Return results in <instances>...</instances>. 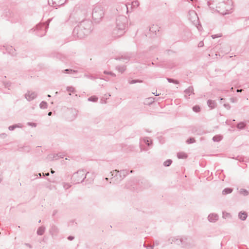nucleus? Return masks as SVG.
<instances>
[{"instance_id":"obj_1","label":"nucleus","mask_w":249,"mask_h":249,"mask_svg":"<svg viewBox=\"0 0 249 249\" xmlns=\"http://www.w3.org/2000/svg\"><path fill=\"white\" fill-rule=\"evenodd\" d=\"M207 3L210 8H216V10L222 15L229 14L231 9V0H209Z\"/></svg>"},{"instance_id":"obj_2","label":"nucleus","mask_w":249,"mask_h":249,"mask_svg":"<svg viewBox=\"0 0 249 249\" xmlns=\"http://www.w3.org/2000/svg\"><path fill=\"white\" fill-rule=\"evenodd\" d=\"M92 22L89 20H84L80 22L73 30V36L79 39L84 38L91 31Z\"/></svg>"},{"instance_id":"obj_3","label":"nucleus","mask_w":249,"mask_h":249,"mask_svg":"<svg viewBox=\"0 0 249 249\" xmlns=\"http://www.w3.org/2000/svg\"><path fill=\"white\" fill-rule=\"evenodd\" d=\"M168 241L171 244L175 243L181 248L186 249L194 248L196 246L195 240L188 236L172 237L169 239Z\"/></svg>"},{"instance_id":"obj_4","label":"nucleus","mask_w":249,"mask_h":249,"mask_svg":"<svg viewBox=\"0 0 249 249\" xmlns=\"http://www.w3.org/2000/svg\"><path fill=\"white\" fill-rule=\"evenodd\" d=\"M128 19L125 16H120L116 19V26L112 31L114 38L119 37L125 33Z\"/></svg>"},{"instance_id":"obj_5","label":"nucleus","mask_w":249,"mask_h":249,"mask_svg":"<svg viewBox=\"0 0 249 249\" xmlns=\"http://www.w3.org/2000/svg\"><path fill=\"white\" fill-rule=\"evenodd\" d=\"M104 16L103 7L101 5L95 6L92 11V18L95 22H99Z\"/></svg>"},{"instance_id":"obj_6","label":"nucleus","mask_w":249,"mask_h":249,"mask_svg":"<svg viewBox=\"0 0 249 249\" xmlns=\"http://www.w3.org/2000/svg\"><path fill=\"white\" fill-rule=\"evenodd\" d=\"M86 171L84 170H80L74 173L72 177L71 180L74 183H79L84 181L86 178Z\"/></svg>"},{"instance_id":"obj_7","label":"nucleus","mask_w":249,"mask_h":249,"mask_svg":"<svg viewBox=\"0 0 249 249\" xmlns=\"http://www.w3.org/2000/svg\"><path fill=\"white\" fill-rule=\"evenodd\" d=\"M188 18L197 27L198 30H200L201 26L199 24V18L195 11L190 10L188 12Z\"/></svg>"},{"instance_id":"obj_8","label":"nucleus","mask_w":249,"mask_h":249,"mask_svg":"<svg viewBox=\"0 0 249 249\" xmlns=\"http://www.w3.org/2000/svg\"><path fill=\"white\" fill-rule=\"evenodd\" d=\"M49 25H45V24H40L36 25V35L39 36H43L45 35L46 30L48 27Z\"/></svg>"},{"instance_id":"obj_9","label":"nucleus","mask_w":249,"mask_h":249,"mask_svg":"<svg viewBox=\"0 0 249 249\" xmlns=\"http://www.w3.org/2000/svg\"><path fill=\"white\" fill-rule=\"evenodd\" d=\"M66 0H48L49 5L53 7H57L63 5Z\"/></svg>"},{"instance_id":"obj_10","label":"nucleus","mask_w":249,"mask_h":249,"mask_svg":"<svg viewBox=\"0 0 249 249\" xmlns=\"http://www.w3.org/2000/svg\"><path fill=\"white\" fill-rule=\"evenodd\" d=\"M25 96L27 100L30 101L36 97L37 93L34 91H28L25 94Z\"/></svg>"},{"instance_id":"obj_11","label":"nucleus","mask_w":249,"mask_h":249,"mask_svg":"<svg viewBox=\"0 0 249 249\" xmlns=\"http://www.w3.org/2000/svg\"><path fill=\"white\" fill-rule=\"evenodd\" d=\"M49 232L53 236H56L59 232V230L56 226L53 225L49 230Z\"/></svg>"},{"instance_id":"obj_12","label":"nucleus","mask_w":249,"mask_h":249,"mask_svg":"<svg viewBox=\"0 0 249 249\" xmlns=\"http://www.w3.org/2000/svg\"><path fill=\"white\" fill-rule=\"evenodd\" d=\"M208 220L211 222H215L218 219V215L216 213H211L208 217Z\"/></svg>"},{"instance_id":"obj_13","label":"nucleus","mask_w":249,"mask_h":249,"mask_svg":"<svg viewBox=\"0 0 249 249\" xmlns=\"http://www.w3.org/2000/svg\"><path fill=\"white\" fill-rule=\"evenodd\" d=\"M6 53L11 54L12 56H15L16 54V50L12 46H7L6 47Z\"/></svg>"},{"instance_id":"obj_14","label":"nucleus","mask_w":249,"mask_h":249,"mask_svg":"<svg viewBox=\"0 0 249 249\" xmlns=\"http://www.w3.org/2000/svg\"><path fill=\"white\" fill-rule=\"evenodd\" d=\"M134 57V54L132 53H128L122 56L121 59L124 60V62H126L124 60H126L128 61L131 58H132Z\"/></svg>"},{"instance_id":"obj_15","label":"nucleus","mask_w":249,"mask_h":249,"mask_svg":"<svg viewBox=\"0 0 249 249\" xmlns=\"http://www.w3.org/2000/svg\"><path fill=\"white\" fill-rule=\"evenodd\" d=\"M47 159L49 160H53L58 159V154H51L48 155Z\"/></svg>"},{"instance_id":"obj_16","label":"nucleus","mask_w":249,"mask_h":249,"mask_svg":"<svg viewBox=\"0 0 249 249\" xmlns=\"http://www.w3.org/2000/svg\"><path fill=\"white\" fill-rule=\"evenodd\" d=\"M184 92L185 93V96L186 97L187 95H188V96H189L191 93L194 94L193 87L192 86H190L188 89L184 90Z\"/></svg>"},{"instance_id":"obj_17","label":"nucleus","mask_w":249,"mask_h":249,"mask_svg":"<svg viewBox=\"0 0 249 249\" xmlns=\"http://www.w3.org/2000/svg\"><path fill=\"white\" fill-rule=\"evenodd\" d=\"M128 174V171L127 170H121L120 172L119 176L121 178V180L126 177Z\"/></svg>"},{"instance_id":"obj_18","label":"nucleus","mask_w":249,"mask_h":249,"mask_svg":"<svg viewBox=\"0 0 249 249\" xmlns=\"http://www.w3.org/2000/svg\"><path fill=\"white\" fill-rule=\"evenodd\" d=\"M239 218L242 220H245L247 217V213L245 212H241L238 214Z\"/></svg>"},{"instance_id":"obj_19","label":"nucleus","mask_w":249,"mask_h":249,"mask_svg":"<svg viewBox=\"0 0 249 249\" xmlns=\"http://www.w3.org/2000/svg\"><path fill=\"white\" fill-rule=\"evenodd\" d=\"M45 231V227L43 226H41L38 228L36 233L38 235H42L44 234Z\"/></svg>"},{"instance_id":"obj_20","label":"nucleus","mask_w":249,"mask_h":249,"mask_svg":"<svg viewBox=\"0 0 249 249\" xmlns=\"http://www.w3.org/2000/svg\"><path fill=\"white\" fill-rule=\"evenodd\" d=\"M207 104L208 106L211 108L213 109L215 107L216 103L214 101H213L211 100H209L207 101Z\"/></svg>"},{"instance_id":"obj_21","label":"nucleus","mask_w":249,"mask_h":249,"mask_svg":"<svg viewBox=\"0 0 249 249\" xmlns=\"http://www.w3.org/2000/svg\"><path fill=\"white\" fill-rule=\"evenodd\" d=\"M233 189L231 188H226L224 189L222 191V194L223 195H226L229 194L231 193L232 192Z\"/></svg>"},{"instance_id":"obj_22","label":"nucleus","mask_w":249,"mask_h":249,"mask_svg":"<svg viewBox=\"0 0 249 249\" xmlns=\"http://www.w3.org/2000/svg\"><path fill=\"white\" fill-rule=\"evenodd\" d=\"M178 159H185L187 158V155L184 152H179L177 154Z\"/></svg>"},{"instance_id":"obj_23","label":"nucleus","mask_w":249,"mask_h":249,"mask_svg":"<svg viewBox=\"0 0 249 249\" xmlns=\"http://www.w3.org/2000/svg\"><path fill=\"white\" fill-rule=\"evenodd\" d=\"M222 139V137L221 135H216L213 138V140L214 142H220Z\"/></svg>"},{"instance_id":"obj_24","label":"nucleus","mask_w":249,"mask_h":249,"mask_svg":"<svg viewBox=\"0 0 249 249\" xmlns=\"http://www.w3.org/2000/svg\"><path fill=\"white\" fill-rule=\"evenodd\" d=\"M116 69L120 72L121 73H123L125 71V66H117L116 68Z\"/></svg>"},{"instance_id":"obj_25","label":"nucleus","mask_w":249,"mask_h":249,"mask_svg":"<svg viewBox=\"0 0 249 249\" xmlns=\"http://www.w3.org/2000/svg\"><path fill=\"white\" fill-rule=\"evenodd\" d=\"M48 107V104L47 102L45 101H42L39 104V107L42 109L47 108Z\"/></svg>"},{"instance_id":"obj_26","label":"nucleus","mask_w":249,"mask_h":249,"mask_svg":"<svg viewBox=\"0 0 249 249\" xmlns=\"http://www.w3.org/2000/svg\"><path fill=\"white\" fill-rule=\"evenodd\" d=\"M77 72V71L73 70L71 69H66L64 71H63V72L69 74H72L74 73H76Z\"/></svg>"},{"instance_id":"obj_27","label":"nucleus","mask_w":249,"mask_h":249,"mask_svg":"<svg viewBox=\"0 0 249 249\" xmlns=\"http://www.w3.org/2000/svg\"><path fill=\"white\" fill-rule=\"evenodd\" d=\"M239 193L240 194L243 195L244 196H246L249 195V192L244 189H241L239 191Z\"/></svg>"},{"instance_id":"obj_28","label":"nucleus","mask_w":249,"mask_h":249,"mask_svg":"<svg viewBox=\"0 0 249 249\" xmlns=\"http://www.w3.org/2000/svg\"><path fill=\"white\" fill-rule=\"evenodd\" d=\"M143 141L148 146H150L152 144V142L151 141L149 142L148 138H144L143 139Z\"/></svg>"},{"instance_id":"obj_29","label":"nucleus","mask_w":249,"mask_h":249,"mask_svg":"<svg viewBox=\"0 0 249 249\" xmlns=\"http://www.w3.org/2000/svg\"><path fill=\"white\" fill-rule=\"evenodd\" d=\"M70 112L73 115V119H75L77 116V110H76L75 109H71L70 110Z\"/></svg>"},{"instance_id":"obj_30","label":"nucleus","mask_w":249,"mask_h":249,"mask_svg":"<svg viewBox=\"0 0 249 249\" xmlns=\"http://www.w3.org/2000/svg\"><path fill=\"white\" fill-rule=\"evenodd\" d=\"M139 5V2L138 0H135L131 3V8H137Z\"/></svg>"},{"instance_id":"obj_31","label":"nucleus","mask_w":249,"mask_h":249,"mask_svg":"<svg viewBox=\"0 0 249 249\" xmlns=\"http://www.w3.org/2000/svg\"><path fill=\"white\" fill-rule=\"evenodd\" d=\"M245 126V124L244 123L241 122L237 124V127L239 129H243Z\"/></svg>"},{"instance_id":"obj_32","label":"nucleus","mask_w":249,"mask_h":249,"mask_svg":"<svg viewBox=\"0 0 249 249\" xmlns=\"http://www.w3.org/2000/svg\"><path fill=\"white\" fill-rule=\"evenodd\" d=\"M88 100L89 101L96 102L98 101V98L95 96H93L89 98Z\"/></svg>"},{"instance_id":"obj_33","label":"nucleus","mask_w":249,"mask_h":249,"mask_svg":"<svg viewBox=\"0 0 249 249\" xmlns=\"http://www.w3.org/2000/svg\"><path fill=\"white\" fill-rule=\"evenodd\" d=\"M167 80H168V81L169 83H174L175 84H179V81H178L177 80H175L174 79L167 78Z\"/></svg>"},{"instance_id":"obj_34","label":"nucleus","mask_w":249,"mask_h":249,"mask_svg":"<svg viewBox=\"0 0 249 249\" xmlns=\"http://www.w3.org/2000/svg\"><path fill=\"white\" fill-rule=\"evenodd\" d=\"M172 162V160H167L165 161L164 162L163 165L165 166H170Z\"/></svg>"},{"instance_id":"obj_35","label":"nucleus","mask_w":249,"mask_h":249,"mask_svg":"<svg viewBox=\"0 0 249 249\" xmlns=\"http://www.w3.org/2000/svg\"><path fill=\"white\" fill-rule=\"evenodd\" d=\"M142 81L140 80H129L128 83L130 84H134L137 83H142Z\"/></svg>"},{"instance_id":"obj_36","label":"nucleus","mask_w":249,"mask_h":249,"mask_svg":"<svg viewBox=\"0 0 249 249\" xmlns=\"http://www.w3.org/2000/svg\"><path fill=\"white\" fill-rule=\"evenodd\" d=\"M193 110L196 112H198L200 111V108L198 106H195L193 107Z\"/></svg>"},{"instance_id":"obj_37","label":"nucleus","mask_w":249,"mask_h":249,"mask_svg":"<svg viewBox=\"0 0 249 249\" xmlns=\"http://www.w3.org/2000/svg\"><path fill=\"white\" fill-rule=\"evenodd\" d=\"M195 142V140L194 138H190V139H188L186 141V142L188 144L190 143H193Z\"/></svg>"},{"instance_id":"obj_38","label":"nucleus","mask_w":249,"mask_h":249,"mask_svg":"<svg viewBox=\"0 0 249 249\" xmlns=\"http://www.w3.org/2000/svg\"><path fill=\"white\" fill-rule=\"evenodd\" d=\"M231 216V215L230 213H228L223 212V215L222 217L223 218L226 219L227 218L230 217Z\"/></svg>"},{"instance_id":"obj_39","label":"nucleus","mask_w":249,"mask_h":249,"mask_svg":"<svg viewBox=\"0 0 249 249\" xmlns=\"http://www.w3.org/2000/svg\"><path fill=\"white\" fill-rule=\"evenodd\" d=\"M104 73L105 74H109L113 77H115L116 76V74L114 73H113L111 71H104Z\"/></svg>"},{"instance_id":"obj_40","label":"nucleus","mask_w":249,"mask_h":249,"mask_svg":"<svg viewBox=\"0 0 249 249\" xmlns=\"http://www.w3.org/2000/svg\"><path fill=\"white\" fill-rule=\"evenodd\" d=\"M67 90L68 91L70 92H74V88L72 87H68L67 88Z\"/></svg>"},{"instance_id":"obj_41","label":"nucleus","mask_w":249,"mask_h":249,"mask_svg":"<svg viewBox=\"0 0 249 249\" xmlns=\"http://www.w3.org/2000/svg\"><path fill=\"white\" fill-rule=\"evenodd\" d=\"M119 171L115 170L114 171H113L112 172H110V174H111V176L116 177L117 175V174L119 173Z\"/></svg>"},{"instance_id":"obj_42","label":"nucleus","mask_w":249,"mask_h":249,"mask_svg":"<svg viewBox=\"0 0 249 249\" xmlns=\"http://www.w3.org/2000/svg\"><path fill=\"white\" fill-rule=\"evenodd\" d=\"M71 186V185L67 183H64L63 184V187L65 189H68L69 188H70Z\"/></svg>"},{"instance_id":"obj_43","label":"nucleus","mask_w":249,"mask_h":249,"mask_svg":"<svg viewBox=\"0 0 249 249\" xmlns=\"http://www.w3.org/2000/svg\"><path fill=\"white\" fill-rule=\"evenodd\" d=\"M58 154V159L59 158H63L65 156V154L64 152H60Z\"/></svg>"},{"instance_id":"obj_44","label":"nucleus","mask_w":249,"mask_h":249,"mask_svg":"<svg viewBox=\"0 0 249 249\" xmlns=\"http://www.w3.org/2000/svg\"><path fill=\"white\" fill-rule=\"evenodd\" d=\"M15 126V128H21L22 127V124H14Z\"/></svg>"},{"instance_id":"obj_45","label":"nucleus","mask_w":249,"mask_h":249,"mask_svg":"<svg viewBox=\"0 0 249 249\" xmlns=\"http://www.w3.org/2000/svg\"><path fill=\"white\" fill-rule=\"evenodd\" d=\"M15 129V126L14 125H10L8 127V129L10 131H13Z\"/></svg>"},{"instance_id":"obj_46","label":"nucleus","mask_w":249,"mask_h":249,"mask_svg":"<svg viewBox=\"0 0 249 249\" xmlns=\"http://www.w3.org/2000/svg\"><path fill=\"white\" fill-rule=\"evenodd\" d=\"M7 137V134L5 133H1L0 134V137L2 139H4Z\"/></svg>"},{"instance_id":"obj_47","label":"nucleus","mask_w":249,"mask_h":249,"mask_svg":"<svg viewBox=\"0 0 249 249\" xmlns=\"http://www.w3.org/2000/svg\"><path fill=\"white\" fill-rule=\"evenodd\" d=\"M85 77L88 78H89L90 79H94V77L91 76V75H88V74H85Z\"/></svg>"},{"instance_id":"obj_48","label":"nucleus","mask_w":249,"mask_h":249,"mask_svg":"<svg viewBox=\"0 0 249 249\" xmlns=\"http://www.w3.org/2000/svg\"><path fill=\"white\" fill-rule=\"evenodd\" d=\"M144 247H145L147 249H153L154 246L148 245L147 246H145V244L143 245Z\"/></svg>"},{"instance_id":"obj_49","label":"nucleus","mask_w":249,"mask_h":249,"mask_svg":"<svg viewBox=\"0 0 249 249\" xmlns=\"http://www.w3.org/2000/svg\"><path fill=\"white\" fill-rule=\"evenodd\" d=\"M224 106L227 109H230L231 108V106L229 104H224Z\"/></svg>"},{"instance_id":"obj_50","label":"nucleus","mask_w":249,"mask_h":249,"mask_svg":"<svg viewBox=\"0 0 249 249\" xmlns=\"http://www.w3.org/2000/svg\"><path fill=\"white\" fill-rule=\"evenodd\" d=\"M28 124L29 125H31L32 126H33V127H36V123H28Z\"/></svg>"},{"instance_id":"obj_51","label":"nucleus","mask_w":249,"mask_h":249,"mask_svg":"<svg viewBox=\"0 0 249 249\" xmlns=\"http://www.w3.org/2000/svg\"><path fill=\"white\" fill-rule=\"evenodd\" d=\"M123 8H124V9H126V10L127 12H128V8L127 4H124L123 5Z\"/></svg>"},{"instance_id":"obj_52","label":"nucleus","mask_w":249,"mask_h":249,"mask_svg":"<svg viewBox=\"0 0 249 249\" xmlns=\"http://www.w3.org/2000/svg\"><path fill=\"white\" fill-rule=\"evenodd\" d=\"M220 36H221L218 35H214L212 36V38L213 39L220 37Z\"/></svg>"},{"instance_id":"obj_53","label":"nucleus","mask_w":249,"mask_h":249,"mask_svg":"<svg viewBox=\"0 0 249 249\" xmlns=\"http://www.w3.org/2000/svg\"><path fill=\"white\" fill-rule=\"evenodd\" d=\"M203 45H204V43H203V41H200L199 42L198 46L199 47H201L203 46Z\"/></svg>"},{"instance_id":"obj_54","label":"nucleus","mask_w":249,"mask_h":249,"mask_svg":"<svg viewBox=\"0 0 249 249\" xmlns=\"http://www.w3.org/2000/svg\"><path fill=\"white\" fill-rule=\"evenodd\" d=\"M230 101L232 103H234V102H236V99L235 98H231L230 99Z\"/></svg>"},{"instance_id":"obj_55","label":"nucleus","mask_w":249,"mask_h":249,"mask_svg":"<svg viewBox=\"0 0 249 249\" xmlns=\"http://www.w3.org/2000/svg\"><path fill=\"white\" fill-rule=\"evenodd\" d=\"M74 239V237L73 236H69L68 237V239L70 240V241H71L73 239Z\"/></svg>"},{"instance_id":"obj_56","label":"nucleus","mask_w":249,"mask_h":249,"mask_svg":"<svg viewBox=\"0 0 249 249\" xmlns=\"http://www.w3.org/2000/svg\"><path fill=\"white\" fill-rule=\"evenodd\" d=\"M25 246L28 247L29 248L31 249L32 248V246L31 245L28 244V243H25L24 244Z\"/></svg>"},{"instance_id":"obj_57","label":"nucleus","mask_w":249,"mask_h":249,"mask_svg":"<svg viewBox=\"0 0 249 249\" xmlns=\"http://www.w3.org/2000/svg\"><path fill=\"white\" fill-rule=\"evenodd\" d=\"M58 211L57 210H54L53 212V216H54L57 213Z\"/></svg>"},{"instance_id":"obj_58","label":"nucleus","mask_w":249,"mask_h":249,"mask_svg":"<svg viewBox=\"0 0 249 249\" xmlns=\"http://www.w3.org/2000/svg\"><path fill=\"white\" fill-rule=\"evenodd\" d=\"M154 245H155L157 246V245H159V242H158V241H156L155 242H154Z\"/></svg>"},{"instance_id":"obj_59","label":"nucleus","mask_w":249,"mask_h":249,"mask_svg":"<svg viewBox=\"0 0 249 249\" xmlns=\"http://www.w3.org/2000/svg\"><path fill=\"white\" fill-rule=\"evenodd\" d=\"M242 90H243V89H237L236 91H237V92H241Z\"/></svg>"},{"instance_id":"obj_60","label":"nucleus","mask_w":249,"mask_h":249,"mask_svg":"<svg viewBox=\"0 0 249 249\" xmlns=\"http://www.w3.org/2000/svg\"><path fill=\"white\" fill-rule=\"evenodd\" d=\"M44 176H49V173H47L45 174H43Z\"/></svg>"},{"instance_id":"obj_61","label":"nucleus","mask_w":249,"mask_h":249,"mask_svg":"<svg viewBox=\"0 0 249 249\" xmlns=\"http://www.w3.org/2000/svg\"><path fill=\"white\" fill-rule=\"evenodd\" d=\"M52 112H51V111H50V112H49L48 113V115L49 116H51V115H52Z\"/></svg>"},{"instance_id":"obj_62","label":"nucleus","mask_w":249,"mask_h":249,"mask_svg":"<svg viewBox=\"0 0 249 249\" xmlns=\"http://www.w3.org/2000/svg\"><path fill=\"white\" fill-rule=\"evenodd\" d=\"M51 173L52 174H53L54 173V171L52 169H51Z\"/></svg>"},{"instance_id":"obj_63","label":"nucleus","mask_w":249,"mask_h":249,"mask_svg":"<svg viewBox=\"0 0 249 249\" xmlns=\"http://www.w3.org/2000/svg\"><path fill=\"white\" fill-rule=\"evenodd\" d=\"M37 176H39V177H41V173H39Z\"/></svg>"},{"instance_id":"obj_64","label":"nucleus","mask_w":249,"mask_h":249,"mask_svg":"<svg viewBox=\"0 0 249 249\" xmlns=\"http://www.w3.org/2000/svg\"><path fill=\"white\" fill-rule=\"evenodd\" d=\"M133 172H134V171H133V170H131V171H130V172L131 173H133Z\"/></svg>"}]
</instances>
